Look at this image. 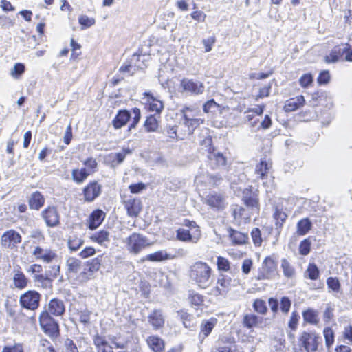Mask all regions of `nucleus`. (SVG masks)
<instances>
[{"label": "nucleus", "mask_w": 352, "mask_h": 352, "mask_svg": "<svg viewBox=\"0 0 352 352\" xmlns=\"http://www.w3.org/2000/svg\"><path fill=\"white\" fill-rule=\"evenodd\" d=\"M191 279L201 288H207L212 282V269L209 265L203 261L195 262L190 270Z\"/></svg>", "instance_id": "1"}, {"label": "nucleus", "mask_w": 352, "mask_h": 352, "mask_svg": "<svg viewBox=\"0 0 352 352\" xmlns=\"http://www.w3.org/2000/svg\"><path fill=\"white\" fill-rule=\"evenodd\" d=\"M124 243L126 244V250L135 255L151 245L147 237L137 232L131 234L124 241Z\"/></svg>", "instance_id": "2"}, {"label": "nucleus", "mask_w": 352, "mask_h": 352, "mask_svg": "<svg viewBox=\"0 0 352 352\" xmlns=\"http://www.w3.org/2000/svg\"><path fill=\"white\" fill-rule=\"evenodd\" d=\"M277 264L275 260L271 256H267L263 261L260 268L257 280H269L274 278L276 274Z\"/></svg>", "instance_id": "3"}, {"label": "nucleus", "mask_w": 352, "mask_h": 352, "mask_svg": "<svg viewBox=\"0 0 352 352\" xmlns=\"http://www.w3.org/2000/svg\"><path fill=\"white\" fill-rule=\"evenodd\" d=\"M41 296L38 292L29 290L20 296L19 303L23 308L34 311L39 306Z\"/></svg>", "instance_id": "4"}, {"label": "nucleus", "mask_w": 352, "mask_h": 352, "mask_svg": "<svg viewBox=\"0 0 352 352\" xmlns=\"http://www.w3.org/2000/svg\"><path fill=\"white\" fill-rule=\"evenodd\" d=\"M320 338L314 332H303L300 338V345L307 352H316L318 350Z\"/></svg>", "instance_id": "5"}, {"label": "nucleus", "mask_w": 352, "mask_h": 352, "mask_svg": "<svg viewBox=\"0 0 352 352\" xmlns=\"http://www.w3.org/2000/svg\"><path fill=\"white\" fill-rule=\"evenodd\" d=\"M39 322L42 329L46 333L50 336H55L58 333V324L49 314V312L43 311L40 315Z\"/></svg>", "instance_id": "6"}, {"label": "nucleus", "mask_w": 352, "mask_h": 352, "mask_svg": "<svg viewBox=\"0 0 352 352\" xmlns=\"http://www.w3.org/2000/svg\"><path fill=\"white\" fill-rule=\"evenodd\" d=\"M21 242V234L14 230L5 232L1 237V245L3 248L12 250Z\"/></svg>", "instance_id": "7"}, {"label": "nucleus", "mask_w": 352, "mask_h": 352, "mask_svg": "<svg viewBox=\"0 0 352 352\" xmlns=\"http://www.w3.org/2000/svg\"><path fill=\"white\" fill-rule=\"evenodd\" d=\"M180 87L182 89V91L195 95L201 94L204 91V86L202 82L186 78L181 80Z\"/></svg>", "instance_id": "8"}, {"label": "nucleus", "mask_w": 352, "mask_h": 352, "mask_svg": "<svg viewBox=\"0 0 352 352\" xmlns=\"http://www.w3.org/2000/svg\"><path fill=\"white\" fill-rule=\"evenodd\" d=\"M349 49L350 45L348 43L335 46L329 54L324 57L325 62L327 63L338 62Z\"/></svg>", "instance_id": "9"}, {"label": "nucleus", "mask_w": 352, "mask_h": 352, "mask_svg": "<svg viewBox=\"0 0 352 352\" xmlns=\"http://www.w3.org/2000/svg\"><path fill=\"white\" fill-rule=\"evenodd\" d=\"M206 203L211 208L221 210L226 207V199L224 196L216 192L209 193L205 198Z\"/></svg>", "instance_id": "10"}, {"label": "nucleus", "mask_w": 352, "mask_h": 352, "mask_svg": "<svg viewBox=\"0 0 352 352\" xmlns=\"http://www.w3.org/2000/svg\"><path fill=\"white\" fill-rule=\"evenodd\" d=\"M102 186L97 182H90L83 190L85 200L87 202L93 201L101 193Z\"/></svg>", "instance_id": "11"}, {"label": "nucleus", "mask_w": 352, "mask_h": 352, "mask_svg": "<svg viewBox=\"0 0 352 352\" xmlns=\"http://www.w3.org/2000/svg\"><path fill=\"white\" fill-rule=\"evenodd\" d=\"M238 281L232 279L228 275H221L217 280V286L216 290L219 294L223 295L226 294L232 286L236 285Z\"/></svg>", "instance_id": "12"}, {"label": "nucleus", "mask_w": 352, "mask_h": 352, "mask_svg": "<svg viewBox=\"0 0 352 352\" xmlns=\"http://www.w3.org/2000/svg\"><path fill=\"white\" fill-rule=\"evenodd\" d=\"M124 208L129 217H137L142 210V202L140 199L129 197L124 201Z\"/></svg>", "instance_id": "13"}, {"label": "nucleus", "mask_w": 352, "mask_h": 352, "mask_svg": "<svg viewBox=\"0 0 352 352\" xmlns=\"http://www.w3.org/2000/svg\"><path fill=\"white\" fill-rule=\"evenodd\" d=\"M42 217L48 227H55L60 223L59 214L55 207H48L42 212Z\"/></svg>", "instance_id": "14"}, {"label": "nucleus", "mask_w": 352, "mask_h": 352, "mask_svg": "<svg viewBox=\"0 0 352 352\" xmlns=\"http://www.w3.org/2000/svg\"><path fill=\"white\" fill-rule=\"evenodd\" d=\"M148 321L154 330L162 328L165 323V317L160 309L153 310L148 316Z\"/></svg>", "instance_id": "15"}, {"label": "nucleus", "mask_w": 352, "mask_h": 352, "mask_svg": "<svg viewBox=\"0 0 352 352\" xmlns=\"http://www.w3.org/2000/svg\"><path fill=\"white\" fill-rule=\"evenodd\" d=\"M65 311L64 302L58 298L51 299L47 305V309L45 311L49 312L50 315L55 316H62Z\"/></svg>", "instance_id": "16"}, {"label": "nucleus", "mask_w": 352, "mask_h": 352, "mask_svg": "<svg viewBox=\"0 0 352 352\" xmlns=\"http://www.w3.org/2000/svg\"><path fill=\"white\" fill-rule=\"evenodd\" d=\"M32 254L37 258L42 260L45 263H51L55 258H56V254L50 249H43L39 246H37L34 250Z\"/></svg>", "instance_id": "17"}, {"label": "nucleus", "mask_w": 352, "mask_h": 352, "mask_svg": "<svg viewBox=\"0 0 352 352\" xmlns=\"http://www.w3.org/2000/svg\"><path fill=\"white\" fill-rule=\"evenodd\" d=\"M105 217V213L100 210H96L91 212L88 220V228L95 230L99 227Z\"/></svg>", "instance_id": "18"}, {"label": "nucleus", "mask_w": 352, "mask_h": 352, "mask_svg": "<svg viewBox=\"0 0 352 352\" xmlns=\"http://www.w3.org/2000/svg\"><path fill=\"white\" fill-rule=\"evenodd\" d=\"M217 323V319L215 318H210L209 320H204L201 324L199 338L204 340L208 337Z\"/></svg>", "instance_id": "19"}, {"label": "nucleus", "mask_w": 352, "mask_h": 352, "mask_svg": "<svg viewBox=\"0 0 352 352\" xmlns=\"http://www.w3.org/2000/svg\"><path fill=\"white\" fill-rule=\"evenodd\" d=\"M229 237L234 245H243L247 243L248 240V234L237 230H235L231 228L228 230Z\"/></svg>", "instance_id": "20"}, {"label": "nucleus", "mask_w": 352, "mask_h": 352, "mask_svg": "<svg viewBox=\"0 0 352 352\" xmlns=\"http://www.w3.org/2000/svg\"><path fill=\"white\" fill-rule=\"evenodd\" d=\"M146 343L153 352H162L165 347L163 339L156 336H150L146 339Z\"/></svg>", "instance_id": "21"}, {"label": "nucleus", "mask_w": 352, "mask_h": 352, "mask_svg": "<svg viewBox=\"0 0 352 352\" xmlns=\"http://www.w3.org/2000/svg\"><path fill=\"white\" fill-rule=\"evenodd\" d=\"M28 204L30 209L38 210L43 206L45 198L40 192L36 191L30 195Z\"/></svg>", "instance_id": "22"}, {"label": "nucleus", "mask_w": 352, "mask_h": 352, "mask_svg": "<svg viewBox=\"0 0 352 352\" xmlns=\"http://www.w3.org/2000/svg\"><path fill=\"white\" fill-rule=\"evenodd\" d=\"M144 94L148 97L147 102L149 105V110L152 112H155L156 113H160L164 109V104L162 101L154 97L151 93L145 92Z\"/></svg>", "instance_id": "23"}, {"label": "nucleus", "mask_w": 352, "mask_h": 352, "mask_svg": "<svg viewBox=\"0 0 352 352\" xmlns=\"http://www.w3.org/2000/svg\"><path fill=\"white\" fill-rule=\"evenodd\" d=\"M94 344L98 352H113L111 346L109 345L104 336L96 334L94 338Z\"/></svg>", "instance_id": "24"}, {"label": "nucleus", "mask_w": 352, "mask_h": 352, "mask_svg": "<svg viewBox=\"0 0 352 352\" xmlns=\"http://www.w3.org/2000/svg\"><path fill=\"white\" fill-rule=\"evenodd\" d=\"M131 118L130 113L127 110H120L113 120V125L116 129L124 126Z\"/></svg>", "instance_id": "25"}, {"label": "nucleus", "mask_w": 352, "mask_h": 352, "mask_svg": "<svg viewBox=\"0 0 352 352\" xmlns=\"http://www.w3.org/2000/svg\"><path fill=\"white\" fill-rule=\"evenodd\" d=\"M197 231L198 232V234L197 236H193L188 230L179 228L177 231V238L184 242L197 243L200 236L199 231L198 230H197Z\"/></svg>", "instance_id": "26"}, {"label": "nucleus", "mask_w": 352, "mask_h": 352, "mask_svg": "<svg viewBox=\"0 0 352 352\" xmlns=\"http://www.w3.org/2000/svg\"><path fill=\"white\" fill-rule=\"evenodd\" d=\"M109 232L107 230H102L91 234L90 236L93 242L98 243L100 245H107L110 241Z\"/></svg>", "instance_id": "27"}, {"label": "nucleus", "mask_w": 352, "mask_h": 352, "mask_svg": "<svg viewBox=\"0 0 352 352\" xmlns=\"http://www.w3.org/2000/svg\"><path fill=\"white\" fill-rule=\"evenodd\" d=\"M271 168V163L267 162L265 159H261L260 163L255 168V173L258 175V178L263 179L267 176Z\"/></svg>", "instance_id": "28"}, {"label": "nucleus", "mask_w": 352, "mask_h": 352, "mask_svg": "<svg viewBox=\"0 0 352 352\" xmlns=\"http://www.w3.org/2000/svg\"><path fill=\"white\" fill-rule=\"evenodd\" d=\"M91 174V171L89 170H87L86 168H82L81 169H74L72 170V176L73 180L78 183H82L89 175Z\"/></svg>", "instance_id": "29"}, {"label": "nucleus", "mask_w": 352, "mask_h": 352, "mask_svg": "<svg viewBox=\"0 0 352 352\" xmlns=\"http://www.w3.org/2000/svg\"><path fill=\"white\" fill-rule=\"evenodd\" d=\"M172 257L167 253L166 250H160L154 253L146 255L142 261H149L153 262H160L164 260L170 259Z\"/></svg>", "instance_id": "30"}, {"label": "nucleus", "mask_w": 352, "mask_h": 352, "mask_svg": "<svg viewBox=\"0 0 352 352\" xmlns=\"http://www.w3.org/2000/svg\"><path fill=\"white\" fill-rule=\"evenodd\" d=\"M273 217L276 221V223H275L276 229L280 230L284 222L285 221V220L287 218V214L285 212H283L281 209H279L278 207H276Z\"/></svg>", "instance_id": "31"}, {"label": "nucleus", "mask_w": 352, "mask_h": 352, "mask_svg": "<svg viewBox=\"0 0 352 352\" xmlns=\"http://www.w3.org/2000/svg\"><path fill=\"white\" fill-rule=\"evenodd\" d=\"M280 267L283 270V275L287 278H293L296 275V270L292 264L286 259H281Z\"/></svg>", "instance_id": "32"}, {"label": "nucleus", "mask_w": 352, "mask_h": 352, "mask_svg": "<svg viewBox=\"0 0 352 352\" xmlns=\"http://www.w3.org/2000/svg\"><path fill=\"white\" fill-rule=\"evenodd\" d=\"M262 318L254 314H246L243 317V323L248 329L256 327L261 323Z\"/></svg>", "instance_id": "33"}, {"label": "nucleus", "mask_w": 352, "mask_h": 352, "mask_svg": "<svg viewBox=\"0 0 352 352\" xmlns=\"http://www.w3.org/2000/svg\"><path fill=\"white\" fill-rule=\"evenodd\" d=\"M84 240L82 237L75 234H72L68 239L67 244L72 251L78 250L83 244Z\"/></svg>", "instance_id": "34"}, {"label": "nucleus", "mask_w": 352, "mask_h": 352, "mask_svg": "<svg viewBox=\"0 0 352 352\" xmlns=\"http://www.w3.org/2000/svg\"><path fill=\"white\" fill-rule=\"evenodd\" d=\"M13 281L14 286L20 289H22L27 287L28 280L22 272H16L13 277Z\"/></svg>", "instance_id": "35"}, {"label": "nucleus", "mask_w": 352, "mask_h": 352, "mask_svg": "<svg viewBox=\"0 0 352 352\" xmlns=\"http://www.w3.org/2000/svg\"><path fill=\"white\" fill-rule=\"evenodd\" d=\"M311 222L308 218L301 219L297 223V232L299 235L306 234L311 228Z\"/></svg>", "instance_id": "36"}, {"label": "nucleus", "mask_w": 352, "mask_h": 352, "mask_svg": "<svg viewBox=\"0 0 352 352\" xmlns=\"http://www.w3.org/2000/svg\"><path fill=\"white\" fill-rule=\"evenodd\" d=\"M242 199L247 207L251 208L253 210L258 209L259 203L257 192L253 194L252 197L243 196Z\"/></svg>", "instance_id": "37"}, {"label": "nucleus", "mask_w": 352, "mask_h": 352, "mask_svg": "<svg viewBox=\"0 0 352 352\" xmlns=\"http://www.w3.org/2000/svg\"><path fill=\"white\" fill-rule=\"evenodd\" d=\"M68 272L76 274L81 269V261L76 258L71 257L67 261Z\"/></svg>", "instance_id": "38"}, {"label": "nucleus", "mask_w": 352, "mask_h": 352, "mask_svg": "<svg viewBox=\"0 0 352 352\" xmlns=\"http://www.w3.org/2000/svg\"><path fill=\"white\" fill-rule=\"evenodd\" d=\"M320 274L319 270L316 265L310 263L305 272V277L311 280H316L318 278Z\"/></svg>", "instance_id": "39"}, {"label": "nucleus", "mask_w": 352, "mask_h": 352, "mask_svg": "<svg viewBox=\"0 0 352 352\" xmlns=\"http://www.w3.org/2000/svg\"><path fill=\"white\" fill-rule=\"evenodd\" d=\"M178 317L179 320L182 322L184 326L186 328H190L192 324V316L189 314L188 312L181 310L177 311Z\"/></svg>", "instance_id": "40"}, {"label": "nucleus", "mask_w": 352, "mask_h": 352, "mask_svg": "<svg viewBox=\"0 0 352 352\" xmlns=\"http://www.w3.org/2000/svg\"><path fill=\"white\" fill-rule=\"evenodd\" d=\"M144 127L147 132H154L158 128V121L155 116H148L144 122Z\"/></svg>", "instance_id": "41"}, {"label": "nucleus", "mask_w": 352, "mask_h": 352, "mask_svg": "<svg viewBox=\"0 0 352 352\" xmlns=\"http://www.w3.org/2000/svg\"><path fill=\"white\" fill-rule=\"evenodd\" d=\"M203 120L194 118L191 120L184 121V125L188 128V133L189 135L192 134L193 131L201 124Z\"/></svg>", "instance_id": "42"}, {"label": "nucleus", "mask_w": 352, "mask_h": 352, "mask_svg": "<svg viewBox=\"0 0 352 352\" xmlns=\"http://www.w3.org/2000/svg\"><path fill=\"white\" fill-rule=\"evenodd\" d=\"M209 160L215 164L217 166H225L226 159L221 153H212L210 152Z\"/></svg>", "instance_id": "43"}, {"label": "nucleus", "mask_w": 352, "mask_h": 352, "mask_svg": "<svg viewBox=\"0 0 352 352\" xmlns=\"http://www.w3.org/2000/svg\"><path fill=\"white\" fill-rule=\"evenodd\" d=\"M78 23L82 25V29H84L94 25L96 23V20L94 18L82 14L78 17Z\"/></svg>", "instance_id": "44"}, {"label": "nucleus", "mask_w": 352, "mask_h": 352, "mask_svg": "<svg viewBox=\"0 0 352 352\" xmlns=\"http://www.w3.org/2000/svg\"><path fill=\"white\" fill-rule=\"evenodd\" d=\"M184 121L191 120L192 118H197L198 115V111L191 109L190 107H184L180 110Z\"/></svg>", "instance_id": "45"}, {"label": "nucleus", "mask_w": 352, "mask_h": 352, "mask_svg": "<svg viewBox=\"0 0 352 352\" xmlns=\"http://www.w3.org/2000/svg\"><path fill=\"white\" fill-rule=\"evenodd\" d=\"M302 315L304 320L307 322L317 324L318 322L317 314L316 311L312 309H308L304 311Z\"/></svg>", "instance_id": "46"}, {"label": "nucleus", "mask_w": 352, "mask_h": 352, "mask_svg": "<svg viewBox=\"0 0 352 352\" xmlns=\"http://www.w3.org/2000/svg\"><path fill=\"white\" fill-rule=\"evenodd\" d=\"M254 309L261 314H265L267 311L265 302L262 299H256L253 303Z\"/></svg>", "instance_id": "47"}, {"label": "nucleus", "mask_w": 352, "mask_h": 352, "mask_svg": "<svg viewBox=\"0 0 352 352\" xmlns=\"http://www.w3.org/2000/svg\"><path fill=\"white\" fill-rule=\"evenodd\" d=\"M101 257H97L87 262V267L93 274L97 272L101 265Z\"/></svg>", "instance_id": "48"}, {"label": "nucleus", "mask_w": 352, "mask_h": 352, "mask_svg": "<svg viewBox=\"0 0 352 352\" xmlns=\"http://www.w3.org/2000/svg\"><path fill=\"white\" fill-rule=\"evenodd\" d=\"M327 284L329 289L335 292H339L340 291L341 285L339 280L337 278L329 277L327 279Z\"/></svg>", "instance_id": "49"}, {"label": "nucleus", "mask_w": 352, "mask_h": 352, "mask_svg": "<svg viewBox=\"0 0 352 352\" xmlns=\"http://www.w3.org/2000/svg\"><path fill=\"white\" fill-rule=\"evenodd\" d=\"M325 344L327 348H330L334 342V333L332 329L329 327H327L323 331Z\"/></svg>", "instance_id": "50"}, {"label": "nucleus", "mask_w": 352, "mask_h": 352, "mask_svg": "<svg viewBox=\"0 0 352 352\" xmlns=\"http://www.w3.org/2000/svg\"><path fill=\"white\" fill-rule=\"evenodd\" d=\"M25 72V65L23 63H16L11 69L10 74L14 78H19Z\"/></svg>", "instance_id": "51"}, {"label": "nucleus", "mask_w": 352, "mask_h": 352, "mask_svg": "<svg viewBox=\"0 0 352 352\" xmlns=\"http://www.w3.org/2000/svg\"><path fill=\"white\" fill-rule=\"evenodd\" d=\"M219 352H233L235 351V345L232 342H219L218 344Z\"/></svg>", "instance_id": "52"}, {"label": "nucleus", "mask_w": 352, "mask_h": 352, "mask_svg": "<svg viewBox=\"0 0 352 352\" xmlns=\"http://www.w3.org/2000/svg\"><path fill=\"white\" fill-rule=\"evenodd\" d=\"M217 265L219 270L228 272L230 270V262L224 257L218 256Z\"/></svg>", "instance_id": "53"}, {"label": "nucleus", "mask_w": 352, "mask_h": 352, "mask_svg": "<svg viewBox=\"0 0 352 352\" xmlns=\"http://www.w3.org/2000/svg\"><path fill=\"white\" fill-rule=\"evenodd\" d=\"M93 273L91 272L87 267H85L82 272L78 274L77 279L80 283H85L91 279L93 276Z\"/></svg>", "instance_id": "54"}, {"label": "nucleus", "mask_w": 352, "mask_h": 352, "mask_svg": "<svg viewBox=\"0 0 352 352\" xmlns=\"http://www.w3.org/2000/svg\"><path fill=\"white\" fill-rule=\"evenodd\" d=\"M311 242L309 239H306L302 241L299 245V252L300 254L306 256L310 252Z\"/></svg>", "instance_id": "55"}, {"label": "nucleus", "mask_w": 352, "mask_h": 352, "mask_svg": "<svg viewBox=\"0 0 352 352\" xmlns=\"http://www.w3.org/2000/svg\"><path fill=\"white\" fill-rule=\"evenodd\" d=\"M251 236L254 244L256 246H260L263 241L261 230L258 228H254L251 232Z\"/></svg>", "instance_id": "56"}, {"label": "nucleus", "mask_w": 352, "mask_h": 352, "mask_svg": "<svg viewBox=\"0 0 352 352\" xmlns=\"http://www.w3.org/2000/svg\"><path fill=\"white\" fill-rule=\"evenodd\" d=\"M299 82L301 87H307L313 82V76L309 73L305 74L299 79Z\"/></svg>", "instance_id": "57"}, {"label": "nucleus", "mask_w": 352, "mask_h": 352, "mask_svg": "<svg viewBox=\"0 0 352 352\" xmlns=\"http://www.w3.org/2000/svg\"><path fill=\"white\" fill-rule=\"evenodd\" d=\"M216 42V38L214 36L208 37L207 38H204L202 40V43L205 47V52H209L212 50L213 45Z\"/></svg>", "instance_id": "58"}, {"label": "nucleus", "mask_w": 352, "mask_h": 352, "mask_svg": "<svg viewBox=\"0 0 352 352\" xmlns=\"http://www.w3.org/2000/svg\"><path fill=\"white\" fill-rule=\"evenodd\" d=\"M1 352H23V347L21 344L15 343L12 346H5Z\"/></svg>", "instance_id": "59"}, {"label": "nucleus", "mask_w": 352, "mask_h": 352, "mask_svg": "<svg viewBox=\"0 0 352 352\" xmlns=\"http://www.w3.org/2000/svg\"><path fill=\"white\" fill-rule=\"evenodd\" d=\"M329 80L330 74L327 70H324L321 72L317 79L319 85H326L329 82Z\"/></svg>", "instance_id": "60"}, {"label": "nucleus", "mask_w": 352, "mask_h": 352, "mask_svg": "<svg viewBox=\"0 0 352 352\" xmlns=\"http://www.w3.org/2000/svg\"><path fill=\"white\" fill-rule=\"evenodd\" d=\"M299 318L300 316L296 311H293L292 313L288 323V326L292 330H295L296 329Z\"/></svg>", "instance_id": "61"}, {"label": "nucleus", "mask_w": 352, "mask_h": 352, "mask_svg": "<svg viewBox=\"0 0 352 352\" xmlns=\"http://www.w3.org/2000/svg\"><path fill=\"white\" fill-rule=\"evenodd\" d=\"M189 299L191 304L196 306L201 305L204 302V297L201 295L195 293L190 294Z\"/></svg>", "instance_id": "62"}, {"label": "nucleus", "mask_w": 352, "mask_h": 352, "mask_svg": "<svg viewBox=\"0 0 352 352\" xmlns=\"http://www.w3.org/2000/svg\"><path fill=\"white\" fill-rule=\"evenodd\" d=\"M65 352H79L76 344L71 339H66L64 343Z\"/></svg>", "instance_id": "63"}, {"label": "nucleus", "mask_w": 352, "mask_h": 352, "mask_svg": "<svg viewBox=\"0 0 352 352\" xmlns=\"http://www.w3.org/2000/svg\"><path fill=\"white\" fill-rule=\"evenodd\" d=\"M292 302L288 297L284 296L280 300V309L283 313H287L289 311Z\"/></svg>", "instance_id": "64"}]
</instances>
